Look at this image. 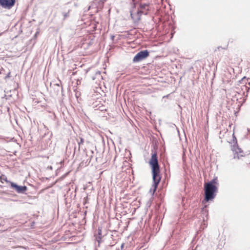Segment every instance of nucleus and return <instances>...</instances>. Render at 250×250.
<instances>
[{"mask_svg":"<svg viewBox=\"0 0 250 250\" xmlns=\"http://www.w3.org/2000/svg\"><path fill=\"white\" fill-rule=\"evenodd\" d=\"M149 165L151 169L153 191L155 192L161 181L160 168L158 162V156L156 153H153L149 161Z\"/></svg>","mask_w":250,"mask_h":250,"instance_id":"f257e3e1","label":"nucleus"},{"mask_svg":"<svg viewBox=\"0 0 250 250\" xmlns=\"http://www.w3.org/2000/svg\"><path fill=\"white\" fill-rule=\"evenodd\" d=\"M217 185H218L217 177H214L208 183L205 184V200L206 202L213 200L216 196L218 191Z\"/></svg>","mask_w":250,"mask_h":250,"instance_id":"f03ea898","label":"nucleus"},{"mask_svg":"<svg viewBox=\"0 0 250 250\" xmlns=\"http://www.w3.org/2000/svg\"><path fill=\"white\" fill-rule=\"evenodd\" d=\"M149 53L147 50L140 51L134 56L133 59V62H137L142 61L149 56Z\"/></svg>","mask_w":250,"mask_h":250,"instance_id":"7ed1b4c3","label":"nucleus"},{"mask_svg":"<svg viewBox=\"0 0 250 250\" xmlns=\"http://www.w3.org/2000/svg\"><path fill=\"white\" fill-rule=\"evenodd\" d=\"M10 188L14 189L18 193L23 194L27 190L25 186H19L14 182H10Z\"/></svg>","mask_w":250,"mask_h":250,"instance_id":"20e7f679","label":"nucleus"},{"mask_svg":"<svg viewBox=\"0 0 250 250\" xmlns=\"http://www.w3.org/2000/svg\"><path fill=\"white\" fill-rule=\"evenodd\" d=\"M16 0H0V5L3 8L11 9L15 4Z\"/></svg>","mask_w":250,"mask_h":250,"instance_id":"39448f33","label":"nucleus"},{"mask_svg":"<svg viewBox=\"0 0 250 250\" xmlns=\"http://www.w3.org/2000/svg\"><path fill=\"white\" fill-rule=\"evenodd\" d=\"M232 150L234 152L233 159L237 158L239 159L240 157L243 156V150L237 146H235L233 145Z\"/></svg>","mask_w":250,"mask_h":250,"instance_id":"423d86ee","label":"nucleus"},{"mask_svg":"<svg viewBox=\"0 0 250 250\" xmlns=\"http://www.w3.org/2000/svg\"><path fill=\"white\" fill-rule=\"evenodd\" d=\"M98 236H96V240L98 243V246L100 247V242L102 239V230L101 229H98Z\"/></svg>","mask_w":250,"mask_h":250,"instance_id":"0eeeda50","label":"nucleus"},{"mask_svg":"<svg viewBox=\"0 0 250 250\" xmlns=\"http://www.w3.org/2000/svg\"><path fill=\"white\" fill-rule=\"evenodd\" d=\"M0 181L1 183H3V181H5L7 183H8L9 184H10V182H11V181H9L7 180L6 176L4 175H1L0 176Z\"/></svg>","mask_w":250,"mask_h":250,"instance_id":"6e6552de","label":"nucleus"},{"mask_svg":"<svg viewBox=\"0 0 250 250\" xmlns=\"http://www.w3.org/2000/svg\"><path fill=\"white\" fill-rule=\"evenodd\" d=\"M96 77L98 79H99L101 78L103 79L102 76L101 75V72L100 71H97L96 72Z\"/></svg>","mask_w":250,"mask_h":250,"instance_id":"1a4fd4ad","label":"nucleus"},{"mask_svg":"<svg viewBox=\"0 0 250 250\" xmlns=\"http://www.w3.org/2000/svg\"><path fill=\"white\" fill-rule=\"evenodd\" d=\"M147 6V5L146 4H141L140 5V7L141 9H145L146 7Z\"/></svg>","mask_w":250,"mask_h":250,"instance_id":"9d476101","label":"nucleus"},{"mask_svg":"<svg viewBox=\"0 0 250 250\" xmlns=\"http://www.w3.org/2000/svg\"><path fill=\"white\" fill-rule=\"evenodd\" d=\"M83 139L82 138H81L80 142L78 143L79 146H80L81 144H83Z\"/></svg>","mask_w":250,"mask_h":250,"instance_id":"9b49d317","label":"nucleus"},{"mask_svg":"<svg viewBox=\"0 0 250 250\" xmlns=\"http://www.w3.org/2000/svg\"><path fill=\"white\" fill-rule=\"evenodd\" d=\"M11 76H10V72H8V73L7 74V75L5 76V79H6L7 78H10Z\"/></svg>","mask_w":250,"mask_h":250,"instance_id":"f8f14e48","label":"nucleus"},{"mask_svg":"<svg viewBox=\"0 0 250 250\" xmlns=\"http://www.w3.org/2000/svg\"><path fill=\"white\" fill-rule=\"evenodd\" d=\"M114 38H115V36H114V35H112V36H111V39L112 41H113V40H114Z\"/></svg>","mask_w":250,"mask_h":250,"instance_id":"ddd939ff","label":"nucleus"},{"mask_svg":"<svg viewBox=\"0 0 250 250\" xmlns=\"http://www.w3.org/2000/svg\"><path fill=\"white\" fill-rule=\"evenodd\" d=\"M138 13H142L141 11H138Z\"/></svg>","mask_w":250,"mask_h":250,"instance_id":"4468645a","label":"nucleus"},{"mask_svg":"<svg viewBox=\"0 0 250 250\" xmlns=\"http://www.w3.org/2000/svg\"><path fill=\"white\" fill-rule=\"evenodd\" d=\"M75 72H73L72 75H75Z\"/></svg>","mask_w":250,"mask_h":250,"instance_id":"2eb2a0df","label":"nucleus"}]
</instances>
